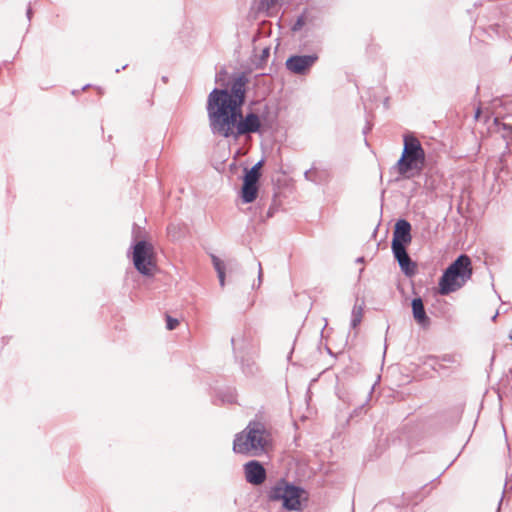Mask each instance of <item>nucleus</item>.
Listing matches in <instances>:
<instances>
[{
	"mask_svg": "<svg viewBox=\"0 0 512 512\" xmlns=\"http://www.w3.org/2000/svg\"><path fill=\"white\" fill-rule=\"evenodd\" d=\"M245 82L236 78L231 90L214 89L208 96L207 111L214 134L225 138L258 132L261 120L254 113L242 118L241 107L245 100Z\"/></svg>",
	"mask_w": 512,
	"mask_h": 512,
	"instance_id": "nucleus-1",
	"label": "nucleus"
},
{
	"mask_svg": "<svg viewBox=\"0 0 512 512\" xmlns=\"http://www.w3.org/2000/svg\"><path fill=\"white\" fill-rule=\"evenodd\" d=\"M272 448V434L260 421H250L244 430L236 434L233 441L234 452L247 456L267 454Z\"/></svg>",
	"mask_w": 512,
	"mask_h": 512,
	"instance_id": "nucleus-2",
	"label": "nucleus"
},
{
	"mask_svg": "<svg viewBox=\"0 0 512 512\" xmlns=\"http://www.w3.org/2000/svg\"><path fill=\"white\" fill-rule=\"evenodd\" d=\"M426 155L420 141L413 135H405L401 157L395 164L398 174L410 179L420 175L425 167Z\"/></svg>",
	"mask_w": 512,
	"mask_h": 512,
	"instance_id": "nucleus-3",
	"label": "nucleus"
},
{
	"mask_svg": "<svg viewBox=\"0 0 512 512\" xmlns=\"http://www.w3.org/2000/svg\"><path fill=\"white\" fill-rule=\"evenodd\" d=\"M473 267L470 257L460 255L444 271L438 282V292L448 295L461 289L472 277Z\"/></svg>",
	"mask_w": 512,
	"mask_h": 512,
	"instance_id": "nucleus-4",
	"label": "nucleus"
},
{
	"mask_svg": "<svg viewBox=\"0 0 512 512\" xmlns=\"http://www.w3.org/2000/svg\"><path fill=\"white\" fill-rule=\"evenodd\" d=\"M411 241L412 236L410 223L406 220H398L393 232L392 250L401 269L409 275L414 273V266L406 252V245H409Z\"/></svg>",
	"mask_w": 512,
	"mask_h": 512,
	"instance_id": "nucleus-5",
	"label": "nucleus"
},
{
	"mask_svg": "<svg viewBox=\"0 0 512 512\" xmlns=\"http://www.w3.org/2000/svg\"><path fill=\"white\" fill-rule=\"evenodd\" d=\"M269 497L273 501H282L287 510H300L301 501L306 499L305 491L285 481L278 482L270 491Z\"/></svg>",
	"mask_w": 512,
	"mask_h": 512,
	"instance_id": "nucleus-6",
	"label": "nucleus"
},
{
	"mask_svg": "<svg viewBox=\"0 0 512 512\" xmlns=\"http://www.w3.org/2000/svg\"><path fill=\"white\" fill-rule=\"evenodd\" d=\"M133 263L139 273L152 276L157 269L154 247L147 241H139L133 248Z\"/></svg>",
	"mask_w": 512,
	"mask_h": 512,
	"instance_id": "nucleus-7",
	"label": "nucleus"
},
{
	"mask_svg": "<svg viewBox=\"0 0 512 512\" xmlns=\"http://www.w3.org/2000/svg\"><path fill=\"white\" fill-rule=\"evenodd\" d=\"M316 60L317 56L315 55L291 56L286 61V67L292 73L304 74L311 68Z\"/></svg>",
	"mask_w": 512,
	"mask_h": 512,
	"instance_id": "nucleus-8",
	"label": "nucleus"
},
{
	"mask_svg": "<svg viewBox=\"0 0 512 512\" xmlns=\"http://www.w3.org/2000/svg\"><path fill=\"white\" fill-rule=\"evenodd\" d=\"M245 478L253 485H261L266 479V471L258 461H249L244 465Z\"/></svg>",
	"mask_w": 512,
	"mask_h": 512,
	"instance_id": "nucleus-9",
	"label": "nucleus"
},
{
	"mask_svg": "<svg viewBox=\"0 0 512 512\" xmlns=\"http://www.w3.org/2000/svg\"><path fill=\"white\" fill-rule=\"evenodd\" d=\"M412 312L415 321L423 327H427L430 323L428 316L426 315L423 301L421 298H415L412 300Z\"/></svg>",
	"mask_w": 512,
	"mask_h": 512,
	"instance_id": "nucleus-10",
	"label": "nucleus"
},
{
	"mask_svg": "<svg viewBox=\"0 0 512 512\" xmlns=\"http://www.w3.org/2000/svg\"><path fill=\"white\" fill-rule=\"evenodd\" d=\"M258 195V184L244 183L241 190V196L245 203L253 202Z\"/></svg>",
	"mask_w": 512,
	"mask_h": 512,
	"instance_id": "nucleus-11",
	"label": "nucleus"
},
{
	"mask_svg": "<svg viewBox=\"0 0 512 512\" xmlns=\"http://www.w3.org/2000/svg\"><path fill=\"white\" fill-rule=\"evenodd\" d=\"M262 163L258 162L255 164L250 170H247L244 176V183H250V184H258L259 178H260V169H261Z\"/></svg>",
	"mask_w": 512,
	"mask_h": 512,
	"instance_id": "nucleus-12",
	"label": "nucleus"
},
{
	"mask_svg": "<svg viewBox=\"0 0 512 512\" xmlns=\"http://www.w3.org/2000/svg\"><path fill=\"white\" fill-rule=\"evenodd\" d=\"M213 266L218 273L220 285L223 287L225 284V266L224 262L215 255L211 256Z\"/></svg>",
	"mask_w": 512,
	"mask_h": 512,
	"instance_id": "nucleus-13",
	"label": "nucleus"
},
{
	"mask_svg": "<svg viewBox=\"0 0 512 512\" xmlns=\"http://www.w3.org/2000/svg\"><path fill=\"white\" fill-rule=\"evenodd\" d=\"M352 325L353 327H356L357 325L360 324V322L362 321V318H363V308L362 306L358 305V306H354L353 307V310H352Z\"/></svg>",
	"mask_w": 512,
	"mask_h": 512,
	"instance_id": "nucleus-14",
	"label": "nucleus"
},
{
	"mask_svg": "<svg viewBox=\"0 0 512 512\" xmlns=\"http://www.w3.org/2000/svg\"><path fill=\"white\" fill-rule=\"evenodd\" d=\"M179 325V321L172 318L170 315H166V327L168 330H174Z\"/></svg>",
	"mask_w": 512,
	"mask_h": 512,
	"instance_id": "nucleus-15",
	"label": "nucleus"
},
{
	"mask_svg": "<svg viewBox=\"0 0 512 512\" xmlns=\"http://www.w3.org/2000/svg\"><path fill=\"white\" fill-rule=\"evenodd\" d=\"M495 123L500 125V127L502 128L505 136H509V135L512 134V126L511 125L505 124V123H499L498 119H495Z\"/></svg>",
	"mask_w": 512,
	"mask_h": 512,
	"instance_id": "nucleus-16",
	"label": "nucleus"
},
{
	"mask_svg": "<svg viewBox=\"0 0 512 512\" xmlns=\"http://www.w3.org/2000/svg\"><path fill=\"white\" fill-rule=\"evenodd\" d=\"M480 114H481V109H480V108H478V109L476 110V113H475V119H476V120H478V119H479Z\"/></svg>",
	"mask_w": 512,
	"mask_h": 512,
	"instance_id": "nucleus-17",
	"label": "nucleus"
},
{
	"mask_svg": "<svg viewBox=\"0 0 512 512\" xmlns=\"http://www.w3.org/2000/svg\"><path fill=\"white\" fill-rule=\"evenodd\" d=\"M268 54H269V50H268V49H265V50H264V53H263V56H266V55H268Z\"/></svg>",
	"mask_w": 512,
	"mask_h": 512,
	"instance_id": "nucleus-18",
	"label": "nucleus"
},
{
	"mask_svg": "<svg viewBox=\"0 0 512 512\" xmlns=\"http://www.w3.org/2000/svg\"><path fill=\"white\" fill-rule=\"evenodd\" d=\"M268 54H269V50H268V49H265V50H264V53H263V56H266V55H268Z\"/></svg>",
	"mask_w": 512,
	"mask_h": 512,
	"instance_id": "nucleus-19",
	"label": "nucleus"
},
{
	"mask_svg": "<svg viewBox=\"0 0 512 512\" xmlns=\"http://www.w3.org/2000/svg\"><path fill=\"white\" fill-rule=\"evenodd\" d=\"M172 228H173V226H169V227H168V233H169V234L171 233Z\"/></svg>",
	"mask_w": 512,
	"mask_h": 512,
	"instance_id": "nucleus-20",
	"label": "nucleus"
},
{
	"mask_svg": "<svg viewBox=\"0 0 512 512\" xmlns=\"http://www.w3.org/2000/svg\"><path fill=\"white\" fill-rule=\"evenodd\" d=\"M509 338L512 340V328H511V331L509 333Z\"/></svg>",
	"mask_w": 512,
	"mask_h": 512,
	"instance_id": "nucleus-21",
	"label": "nucleus"
}]
</instances>
